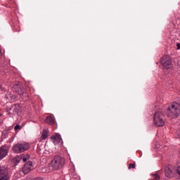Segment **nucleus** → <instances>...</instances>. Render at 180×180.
Listing matches in <instances>:
<instances>
[{
  "instance_id": "nucleus-1",
  "label": "nucleus",
  "mask_w": 180,
  "mask_h": 180,
  "mask_svg": "<svg viewBox=\"0 0 180 180\" xmlns=\"http://www.w3.org/2000/svg\"><path fill=\"white\" fill-rule=\"evenodd\" d=\"M165 115L170 119H176L180 116V104L178 103H172L169 105L165 111Z\"/></svg>"
},
{
  "instance_id": "nucleus-2",
  "label": "nucleus",
  "mask_w": 180,
  "mask_h": 180,
  "mask_svg": "<svg viewBox=\"0 0 180 180\" xmlns=\"http://www.w3.org/2000/svg\"><path fill=\"white\" fill-rule=\"evenodd\" d=\"M64 165H65V159L60 155H56L49 164V168L51 171H58V169H61Z\"/></svg>"
},
{
  "instance_id": "nucleus-3",
  "label": "nucleus",
  "mask_w": 180,
  "mask_h": 180,
  "mask_svg": "<svg viewBox=\"0 0 180 180\" xmlns=\"http://www.w3.org/2000/svg\"><path fill=\"white\" fill-rule=\"evenodd\" d=\"M30 148V144L26 142H18L13 146L12 150L15 154H22Z\"/></svg>"
},
{
  "instance_id": "nucleus-4",
  "label": "nucleus",
  "mask_w": 180,
  "mask_h": 180,
  "mask_svg": "<svg viewBox=\"0 0 180 180\" xmlns=\"http://www.w3.org/2000/svg\"><path fill=\"white\" fill-rule=\"evenodd\" d=\"M153 124L157 127H162L165 124V118L164 114L161 112H157L155 113L153 118Z\"/></svg>"
},
{
  "instance_id": "nucleus-5",
  "label": "nucleus",
  "mask_w": 180,
  "mask_h": 180,
  "mask_svg": "<svg viewBox=\"0 0 180 180\" xmlns=\"http://www.w3.org/2000/svg\"><path fill=\"white\" fill-rule=\"evenodd\" d=\"M9 167L8 166H0V180H9Z\"/></svg>"
},
{
  "instance_id": "nucleus-6",
  "label": "nucleus",
  "mask_w": 180,
  "mask_h": 180,
  "mask_svg": "<svg viewBox=\"0 0 180 180\" xmlns=\"http://www.w3.org/2000/svg\"><path fill=\"white\" fill-rule=\"evenodd\" d=\"M160 62L164 68L168 69L172 67V60L171 59V57H169V56H163Z\"/></svg>"
},
{
  "instance_id": "nucleus-7",
  "label": "nucleus",
  "mask_w": 180,
  "mask_h": 180,
  "mask_svg": "<svg viewBox=\"0 0 180 180\" xmlns=\"http://www.w3.org/2000/svg\"><path fill=\"white\" fill-rule=\"evenodd\" d=\"M33 168V163L32 161H28L24 165V167H22V172L26 175L29 174L30 171H32Z\"/></svg>"
},
{
  "instance_id": "nucleus-8",
  "label": "nucleus",
  "mask_w": 180,
  "mask_h": 180,
  "mask_svg": "<svg viewBox=\"0 0 180 180\" xmlns=\"http://www.w3.org/2000/svg\"><path fill=\"white\" fill-rule=\"evenodd\" d=\"M9 153V148L6 145H4L0 148V161L4 160Z\"/></svg>"
},
{
  "instance_id": "nucleus-9",
  "label": "nucleus",
  "mask_w": 180,
  "mask_h": 180,
  "mask_svg": "<svg viewBox=\"0 0 180 180\" xmlns=\"http://www.w3.org/2000/svg\"><path fill=\"white\" fill-rule=\"evenodd\" d=\"M165 174L167 178H171L174 175V167L172 165H169L165 167Z\"/></svg>"
},
{
  "instance_id": "nucleus-10",
  "label": "nucleus",
  "mask_w": 180,
  "mask_h": 180,
  "mask_svg": "<svg viewBox=\"0 0 180 180\" xmlns=\"http://www.w3.org/2000/svg\"><path fill=\"white\" fill-rule=\"evenodd\" d=\"M51 141L55 145L60 144L63 139H61V135L60 134H56L51 136Z\"/></svg>"
},
{
  "instance_id": "nucleus-11",
  "label": "nucleus",
  "mask_w": 180,
  "mask_h": 180,
  "mask_svg": "<svg viewBox=\"0 0 180 180\" xmlns=\"http://www.w3.org/2000/svg\"><path fill=\"white\" fill-rule=\"evenodd\" d=\"M14 89H15V92L19 95H23L25 94V89L19 84L14 85Z\"/></svg>"
},
{
  "instance_id": "nucleus-12",
  "label": "nucleus",
  "mask_w": 180,
  "mask_h": 180,
  "mask_svg": "<svg viewBox=\"0 0 180 180\" xmlns=\"http://www.w3.org/2000/svg\"><path fill=\"white\" fill-rule=\"evenodd\" d=\"M45 122L47 124H50V126H53V124H56V120L51 116L47 117L45 119Z\"/></svg>"
},
{
  "instance_id": "nucleus-13",
  "label": "nucleus",
  "mask_w": 180,
  "mask_h": 180,
  "mask_svg": "<svg viewBox=\"0 0 180 180\" xmlns=\"http://www.w3.org/2000/svg\"><path fill=\"white\" fill-rule=\"evenodd\" d=\"M20 157H21V160H22L23 162H26L28 161V160L30 159V154H21Z\"/></svg>"
},
{
  "instance_id": "nucleus-14",
  "label": "nucleus",
  "mask_w": 180,
  "mask_h": 180,
  "mask_svg": "<svg viewBox=\"0 0 180 180\" xmlns=\"http://www.w3.org/2000/svg\"><path fill=\"white\" fill-rule=\"evenodd\" d=\"M41 140H46L49 137V130L44 129L41 134Z\"/></svg>"
},
{
  "instance_id": "nucleus-15",
  "label": "nucleus",
  "mask_w": 180,
  "mask_h": 180,
  "mask_svg": "<svg viewBox=\"0 0 180 180\" xmlns=\"http://www.w3.org/2000/svg\"><path fill=\"white\" fill-rule=\"evenodd\" d=\"M22 161V158L20 157V155H17L15 158H13V162L15 165H18Z\"/></svg>"
},
{
  "instance_id": "nucleus-16",
  "label": "nucleus",
  "mask_w": 180,
  "mask_h": 180,
  "mask_svg": "<svg viewBox=\"0 0 180 180\" xmlns=\"http://www.w3.org/2000/svg\"><path fill=\"white\" fill-rule=\"evenodd\" d=\"M134 168H136V164L132 163V164H129V167H128V169H134Z\"/></svg>"
},
{
  "instance_id": "nucleus-17",
  "label": "nucleus",
  "mask_w": 180,
  "mask_h": 180,
  "mask_svg": "<svg viewBox=\"0 0 180 180\" xmlns=\"http://www.w3.org/2000/svg\"><path fill=\"white\" fill-rule=\"evenodd\" d=\"M153 176V180H160V175L155 174H152Z\"/></svg>"
},
{
  "instance_id": "nucleus-18",
  "label": "nucleus",
  "mask_w": 180,
  "mask_h": 180,
  "mask_svg": "<svg viewBox=\"0 0 180 180\" xmlns=\"http://www.w3.org/2000/svg\"><path fill=\"white\" fill-rule=\"evenodd\" d=\"M21 129H22V127H20V125L19 124H17L14 128L15 130H20Z\"/></svg>"
},
{
  "instance_id": "nucleus-19",
  "label": "nucleus",
  "mask_w": 180,
  "mask_h": 180,
  "mask_svg": "<svg viewBox=\"0 0 180 180\" xmlns=\"http://www.w3.org/2000/svg\"><path fill=\"white\" fill-rule=\"evenodd\" d=\"M176 135L178 136L179 139H180V129L177 130Z\"/></svg>"
},
{
  "instance_id": "nucleus-20",
  "label": "nucleus",
  "mask_w": 180,
  "mask_h": 180,
  "mask_svg": "<svg viewBox=\"0 0 180 180\" xmlns=\"http://www.w3.org/2000/svg\"><path fill=\"white\" fill-rule=\"evenodd\" d=\"M177 50H180V43L176 44Z\"/></svg>"
},
{
  "instance_id": "nucleus-21",
  "label": "nucleus",
  "mask_w": 180,
  "mask_h": 180,
  "mask_svg": "<svg viewBox=\"0 0 180 180\" xmlns=\"http://www.w3.org/2000/svg\"><path fill=\"white\" fill-rule=\"evenodd\" d=\"M34 180H43V179L41 177H37V178L34 179Z\"/></svg>"
},
{
  "instance_id": "nucleus-22",
  "label": "nucleus",
  "mask_w": 180,
  "mask_h": 180,
  "mask_svg": "<svg viewBox=\"0 0 180 180\" xmlns=\"http://www.w3.org/2000/svg\"><path fill=\"white\" fill-rule=\"evenodd\" d=\"M2 56V51L0 50V57Z\"/></svg>"
},
{
  "instance_id": "nucleus-23",
  "label": "nucleus",
  "mask_w": 180,
  "mask_h": 180,
  "mask_svg": "<svg viewBox=\"0 0 180 180\" xmlns=\"http://www.w3.org/2000/svg\"><path fill=\"white\" fill-rule=\"evenodd\" d=\"M20 30H17V32H20Z\"/></svg>"
}]
</instances>
